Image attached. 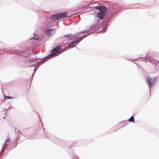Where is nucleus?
I'll return each instance as SVG.
<instances>
[{"label": "nucleus", "mask_w": 159, "mask_h": 159, "mask_svg": "<svg viewBox=\"0 0 159 159\" xmlns=\"http://www.w3.org/2000/svg\"><path fill=\"white\" fill-rule=\"evenodd\" d=\"M134 118L133 116H132L131 118L128 120L130 122H134Z\"/></svg>", "instance_id": "412c9836"}, {"label": "nucleus", "mask_w": 159, "mask_h": 159, "mask_svg": "<svg viewBox=\"0 0 159 159\" xmlns=\"http://www.w3.org/2000/svg\"><path fill=\"white\" fill-rule=\"evenodd\" d=\"M9 108H10V107H9L7 109H9Z\"/></svg>", "instance_id": "473e14b6"}, {"label": "nucleus", "mask_w": 159, "mask_h": 159, "mask_svg": "<svg viewBox=\"0 0 159 159\" xmlns=\"http://www.w3.org/2000/svg\"><path fill=\"white\" fill-rule=\"evenodd\" d=\"M98 30H96V31L94 30L87 34L82 35L78 38L76 39H75L78 42V43L80 41L83 39H84L87 36L89 35L90 34L96 33V32Z\"/></svg>", "instance_id": "1a4fd4ad"}, {"label": "nucleus", "mask_w": 159, "mask_h": 159, "mask_svg": "<svg viewBox=\"0 0 159 159\" xmlns=\"http://www.w3.org/2000/svg\"><path fill=\"white\" fill-rule=\"evenodd\" d=\"M85 31L84 30V31H80L79 32V34H83V33H85Z\"/></svg>", "instance_id": "b1692460"}, {"label": "nucleus", "mask_w": 159, "mask_h": 159, "mask_svg": "<svg viewBox=\"0 0 159 159\" xmlns=\"http://www.w3.org/2000/svg\"><path fill=\"white\" fill-rule=\"evenodd\" d=\"M15 132L16 133V134H19V133H20V134H21V135H23V134L22 133V132H20V131L18 129H16V128H15Z\"/></svg>", "instance_id": "aec40b11"}, {"label": "nucleus", "mask_w": 159, "mask_h": 159, "mask_svg": "<svg viewBox=\"0 0 159 159\" xmlns=\"http://www.w3.org/2000/svg\"><path fill=\"white\" fill-rule=\"evenodd\" d=\"M62 47H63V46H62L61 45H59L56 46L52 50L51 52L48 56L44 57V58H49L52 57H55L60 54L64 51L63 48H61Z\"/></svg>", "instance_id": "7ed1b4c3"}, {"label": "nucleus", "mask_w": 159, "mask_h": 159, "mask_svg": "<svg viewBox=\"0 0 159 159\" xmlns=\"http://www.w3.org/2000/svg\"><path fill=\"white\" fill-rule=\"evenodd\" d=\"M71 33L65 34L60 38L61 40L62 41V43L64 44L63 46L66 45L70 42L71 39L69 37L71 35Z\"/></svg>", "instance_id": "20e7f679"}, {"label": "nucleus", "mask_w": 159, "mask_h": 159, "mask_svg": "<svg viewBox=\"0 0 159 159\" xmlns=\"http://www.w3.org/2000/svg\"><path fill=\"white\" fill-rule=\"evenodd\" d=\"M101 24H98L97 25H96L94 24L92 26H91L90 27H92V29H93V28L95 29L93 31H96V30H98L96 33H98L100 32L101 33H104L106 31V27L105 28L104 27H102V29L101 30L99 31L100 28H101Z\"/></svg>", "instance_id": "423d86ee"}, {"label": "nucleus", "mask_w": 159, "mask_h": 159, "mask_svg": "<svg viewBox=\"0 0 159 159\" xmlns=\"http://www.w3.org/2000/svg\"><path fill=\"white\" fill-rule=\"evenodd\" d=\"M72 159H75V157H72Z\"/></svg>", "instance_id": "cd10ccee"}, {"label": "nucleus", "mask_w": 159, "mask_h": 159, "mask_svg": "<svg viewBox=\"0 0 159 159\" xmlns=\"http://www.w3.org/2000/svg\"><path fill=\"white\" fill-rule=\"evenodd\" d=\"M76 43V45L78 43V42L75 39V40L74 41L71 42L67 46L65 47L64 48H63V50H64L65 51L66 50H68L70 48L75 47V46H74V45Z\"/></svg>", "instance_id": "9d476101"}, {"label": "nucleus", "mask_w": 159, "mask_h": 159, "mask_svg": "<svg viewBox=\"0 0 159 159\" xmlns=\"http://www.w3.org/2000/svg\"><path fill=\"white\" fill-rule=\"evenodd\" d=\"M19 135H17L16 137L14 140L13 142V145H11V144H10L9 146L7 147V148L8 149L11 150L13 148H15L17 146V143L18 141L19 140Z\"/></svg>", "instance_id": "6e6552de"}, {"label": "nucleus", "mask_w": 159, "mask_h": 159, "mask_svg": "<svg viewBox=\"0 0 159 159\" xmlns=\"http://www.w3.org/2000/svg\"><path fill=\"white\" fill-rule=\"evenodd\" d=\"M58 13H56L55 14L52 15L50 18V19L51 20H52L53 21H54L56 20H58L59 19Z\"/></svg>", "instance_id": "ddd939ff"}, {"label": "nucleus", "mask_w": 159, "mask_h": 159, "mask_svg": "<svg viewBox=\"0 0 159 159\" xmlns=\"http://www.w3.org/2000/svg\"><path fill=\"white\" fill-rule=\"evenodd\" d=\"M75 157H76V158H78V156H75Z\"/></svg>", "instance_id": "c756f323"}, {"label": "nucleus", "mask_w": 159, "mask_h": 159, "mask_svg": "<svg viewBox=\"0 0 159 159\" xmlns=\"http://www.w3.org/2000/svg\"><path fill=\"white\" fill-rule=\"evenodd\" d=\"M25 50H16L15 49L14 51L7 50L5 51L6 53L20 55H23L25 57H26L29 55L32 54L33 53L32 49L30 48H25Z\"/></svg>", "instance_id": "f03ea898"}, {"label": "nucleus", "mask_w": 159, "mask_h": 159, "mask_svg": "<svg viewBox=\"0 0 159 159\" xmlns=\"http://www.w3.org/2000/svg\"><path fill=\"white\" fill-rule=\"evenodd\" d=\"M2 92H3V91L2 90Z\"/></svg>", "instance_id": "72a5a7b5"}, {"label": "nucleus", "mask_w": 159, "mask_h": 159, "mask_svg": "<svg viewBox=\"0 0 159 159\" xmlns=\"http://www.w3.org/2000/svg\"><path fill=\"white\" fill-rule=\"evenodd\" d=\"M43 131H44V134H45V135L46 136V137H48V134H47L46 133V132H45V129H44V128H43Z\"/></svg>", "instance_id": "393cba45"}, {"label": "nucleus", "mask_w": 159, "mask_h": 159, "mask_svg": "<svg viewBox=\"0 0 159 159\" xmlns=\"http://www.w3.org/2000/svg\"><path fill=\"white\" fill-rule=\"evenodd\" d=\"M55 30L54 29H49L45 31V33L47 36H50L51 34H54V32L52 33V32L53 31Z\"/></svg>", "instance_id": "9b49d317"}, {"label": "nucleus", "mask_w": 159, "mask_h": 159, "mask_svg": "<svg viewBox=\"0 0 159 159\" xmlns=\"http://www.w3.org/2000/svg\"><path fill=\"white\" fill-rule=\"evenodd\" d=\"M4 99H5V100H6L7 99H11L13 98L10 96L5 95L4 97Z\"/></svg>", "instance_id": "6ab92c4d"}, {"label": "nucleus", "mask_w": 159, "mask_h": 159, "mask_svg": "<svg viewBox=\"0 0 159 159\" xmlns=\"http://www.w3.org/2000/svg\"><path fill=\"white\" fill-rule=\"evenodd\" d=\"M74 146V145H73V144H72V145H71V147H73Z\"/></svg>", "instance_id": "bb28decb"}, {"label": "nucleus", "mask_w": 159, "mask_h": 159, "mask_svg": "<svg viewBox=\"0 0 159 159\" xmlns=\"http://www.w3.org/2000/svg\"><path fill=\"white\" fill-rule=\"evenodd\" d=\"M39 119H40V122L41 123L42 126V127H43V122H42V121L41 120V118L40 117H39Z\"/></svg>", "instance_id": "a878e982"}, {"label": "nucleus", "mask_w": 159, "mask_h": 159, "mask_svg": "<svg viewBox=\"0 0 159 159\" xmlns=\"http://www.w3.org/2000/svg\"><path fill=\"white\" fill-rule=\"evenodd\" d=\"M10 141V138L9 137H8L7 139L5 140V143H3L2 144V145L3 146V147L2 148V150L0 152V153L1 152L2 150L3 147L5 146L6 144V143L8 141Z\"/></svg>", "instance_id": "f3484780"}, {"label": "nucleus", "mask_w": 159, "mask_h": 159, "mask_svg": "<svg viewBox=\"0 0 159 159\" xmlns=\"http://www.w3.org/2000/svg\"><path fill=\"white\" fill-rule=\"evenodd\" d=\"M48 139L51 140V141L54 142V143H56V141H58L59 140V139L56 138L55 136H52L51 137H48Z\"/></svg>", "instance_id": "2eb2a0df"}, {"label": "nucleus", "mask_w": 159, "mask_h": 159, "mask_svg": "<svg viewBox=\"0 0 159 159\" xmlns=\"http://www.w3.org/2000/svg\"><path fill=\"white\" fill-rule=\"evenodd\" d=\"M59 19L62 18H65L67 16V13L66 11L59 12L58 13V15Z\"/></svg>", "instance_id": "f8f14e48"}, {"label": "nucleus", "mask_w": 159, "mask_h": 159, "mask_svg": "<svg viewBox=\"0 0 159 159\" xmlns=\"http://www.w3.org/2000/svg\"><path fill=\"white\" fill-rule=\"evenodd\" d=\"M92 28V27H90L89 28L87 29L86 30H85V33L89 32L93 30V29Z\"/></svg>", "instance_id": "a211bd4d"}, {"label": "nucleus", "mask_w": 159, "mask_h": 159, "mask_svg": "<svg viewBox=\"0 0 159 159\" xmlns=\"http://www.w3.org/2000/svg\"><path fill=\"white\" fill-rule=\"evenodd\" d=\"M34 53L32 54L29 55L28 56L30 55H33V57H31L29 56V60H27L26 61L31 63V64L30 65V67H31L34 66V65L36 64L38 65V68L41 65L43 64L48 59V58H44V57L42 58H37L34 55H33Z\"/></svg>", "instance_id": "f257e3e1"}, {"label": "nucleus", "mask_w": 159, "mask_h": 159, "mask_svg": "<svg viewBox=\"0 0 159 159\" xmlns=\"http://www.w3.org/2000/svg\"><path fill=\"white\" fill-rule=\"evenodd\" d=\"M96 9L101 11L103 10L107 9V8L105 6L98 5L94 7Z\"/></svg>", "instance_id": "4468645a"}, {"label": "nucleus", "mask_w": 159, "mask_h": 159, "mask_svg": "<svg viewBox=\"0 0 159 159\" xmlns=\"http://www.w3.org/2000/svg\"><path fill=\"white\" fill-rule=\"evenodd\" d=\"M107 9H104L101 11H99V12L97 14V17L100 19H102L104 16L106 15Z\"/></svg>", "instance_id": "0eeeda50"}, {"label": "nucleus", "mask_w": 159, "mask_h": 159, "mask_svg": "<svg viewBox=\"0 0 159 159\" xmlns=\"http://www.w3.org/2000/svg\"><path fill=\"white\" fill-rule=\"evenodd\" d=\"M157 62L159 64V61H157Z\"/></svg>", "instance_id": "7c9ffc66"}, {"label": "nucleus", "mask_w": 159, "mask_h": 159, "mask_svg": "<svg viewBox=\"0 0 159 159\" xmlns=\"http://www.w3.org/2000/svg\"><path fill=\"white\" fill-rule=\"evenodd\" d=\"M146 80L147 82L148 83L149 87H151L157 81V79L156 77L150 75L147 76Z\"/></svg>", "instance_id": "39448f33"}, {"label": "nucleus", "mask_w": 159, "mask_h": 159, "mask_svg": "<svg viewBox=\"0 0 159 159\" xmlns=\"http://www.w3.org/2000/svg\"><path fill=\"white\" fill-rule=\"evenodd\" d=\"M39 38V36L38 35L34 34L33 37L30 39V40L32 39H34V40H38Z\"/></svg>", "instance_id": "dca6fc26"}, {"label": "nucleus", "mask_w": 159, "mask_h": 159, "mask_svg": "<svg viewBox=\"0 0 159 159\" xmlns=\"http://www.w3.org/2000/svg\"><path fill=\"white\" fill-rule=\"evenodd\" d=\"M118 129H117L116 130H115V131H116V130H118Z\"/></svg>", "instance_id": "2f4dec72"}, {"label": "nucleus", "mask_w": 159, "mask_h": 159, "mask_svg": "<svg viewBox=\"0 0 159 159\" xmlns=\"http://www.w3.org/2000/svg\"><path fill=\"white\" fill-rule=\"evenodd\" d=\"M3 119H6V117H4Z\"/></svg>", "instance_id": "c85d7f7f"}, {"label": "nucleus", "mask_w": 159, "mask_h": 159, "mask_svg": "<svg viewBox=\"0 0 159 159\" xmlns=\"http://www.w3.org/2000/svg\"><path fill=\"white\" fill-rule=\"evenodd\" d=\"M34 10H35V11H43L42 9L41 8H40L39 7H37V8H36V9H34Z\"/></svg>", "instance_id": "4be33fe9"}, {"label": "nucleus", "mask_w": 159, "mask_h": 159, "mask_svg": "<svg viewBox=\"0 0 159 159\" xmlns=\"http://www.w3.org/2000/svg\"><path fill=\"white\" fill-rule=\"evenodd\" d=\"M38 67H37V68H35H35H34V73H33V74H32V78H31V80H30V81H32V79H33V75H34V72H35L37 70V69H38Z\"/></svg>", "instance_id": "5701e85b"}]
</instances>
